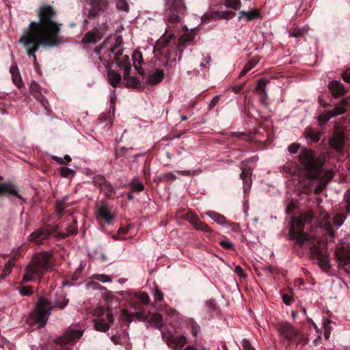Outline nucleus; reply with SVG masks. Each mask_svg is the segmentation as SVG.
Wrapping results in <instances>:
<instances>
[{"label":"nucleus","instance_id":"obj_1","mask_svg":"<svg viewBox=\"0 0 350 350\" xmlns=\"http://www.w3.org/2000/svg\"><path fill=\"white\" fill-rule=\"evenodd\" d=\"M38 21H31L27 28L24 29L19 39L27 55L33 58V62L37 64L36 52L40 46L54 47L61 44L59 33L62 23L57 20V14L54 8L47 4L42 5L38 10Z\"/></svg>","mask_w":350,"mask_h":350},{"label":"nucleus","instance_id":"obj_2","mask_svg":"<svg viewBox=\"0 0 350 350\" xmlns=\"http://www.w3.org/2000/svg\"><path fill=\"white\" fill-rule=\"evenodd\" d=\"M313 217L312 212L307 211L299 217L293 219L289 230L290 239L295 240L297 245L308 247L312 258L317 260L319 267L322 270L327 272L331 267L327 250L322 247V242L320 239L303 232L305 225L310 224Z\"/></svg>","mask_w":350,"mask_h":350},{"label":"nucleus","instance_id":"obj_3","mask_svg":"<svg viewBox=\"0 0 350 350\" xmlns=\"http://www.w3.org/2000/svg\"><path fill=\"white\" fill-rule=\"evenodd\" d=\"M113 42L111 38L107 39L104 42L100 49H96L94 51V59H98L99 62H96L98 68L103 66L105 68L110 67L111 55H114L113 59L120 70H123V77L126 81L128 87L137 88L140 87V81L135 77H129V72L131 69L129 57L128 55H122V49L120 48L121 40L118 38H114Z\"/></svg>","mask_w":350,"mask_h":350},{"label":"nucleus","instance_id":"obj_4","mask_svg":"<svg viewBox=\"0 0 350 350\" xmlns=\"http://www.w3.org/2000/svg\"><path fill=\"white\" fill-rule=\"evenodd\" d=\"M53 266L52 256L47 252L38 253L27 266L22 282L41 280L44 273Z\"/></svg>","mask_w":350,"mask_h":350},{"label":"nucleus","instance_id":"obj_5","mask_svg":"<svg viewBox=\"0 0 350 350\" xmlns=\"http://www.w3.org/2000/svg\"><path fill=\"white\" fill-rule=\"evenodd\" d=\"M298 161L309 178L318 179L321 177L323 174L321 169L322 163L314 150L306 148H302L299 154Z\"/></svg>","mask_w":350,"mask_h":350},{"label":"nucleus","instance_id":"obj_6","mask_svg":"<svg viewBox=\"0 0 350 350\" xmlns=\"http://www.w3.org/2000/svg\"><path fill=\"white\" fill-rule=\"evenodd\" d=\"M52 309V303L45 298L40 297L31 314V318L40 327H43L46 323Z\"/></svg>","mask_w":350,"mask_h":350},{"label":"nucleus","instance_id":"obj_7","mask_svg":"<svg viewBox=\"0 0 350 350\" xmlns=\"http://www.w3.org/2000/svg\"><path fill=\"white\" fill-rule=\"evenodd\" d=\"M187 11L184 0H165V18L168 23H178Z\"/></svg>","mask_w":350,"mask_h":350},{"label":"nucleus","instance_id":"obj_8","mask_svg":"<svg viewBox=\"0 0 350 350\" xmlns=\"http://www.w3.org/2000/svg\"><path fill=\"white\" fill-rule=\"evenodd\" d=\"M335 258L338 267L350 275V247L347 243L338 244L335 250Z\"/></svg>","mask_w":350,"mask_h":350},{"label":"nucleus","instance_id":"obj_9","mask_svg":"<svg viewBox=\"0 0 350 350\" xmlns=\"http://www.w3.org/2000/svg\"><path fill=\"white\" fill-rule=\"evenodd\" d=\"M96 317L94 321V327L96 330L100 332H106L109 328V324L113 322V317L111 310H107L105 312L102 307L97 308L94 311Z\"/></svg>","mask_w":350,"mask_h":350},{"label":"nucleus","instance_id":"obj_10","mask_svg":"<svg viewBox=\"0 0 350 350\" xmlns=\"http://www.w3.org/2000/svg\"><path fill=\"white\" fill-rule=\"evenodd\" d=\"M93 184L95 187L99 188L100 192L103 193L107 198L115 199L118 198L116 189L106 180L105 176L102 175L94 176Z\"/></svg>","mask_w":350,"mask_h":350},{"label":"nucleus","instance_id":"obj_11","mask_svg":"<svg viewBox=\"0 0 350 350\" xmlns=\"http://www.w3.org/2000/svg\"><path fill=\"white\" fill-rule=\"evenodd\" d=\"M276 329L280 336L288 340H293L299 335V331L286 322L278 323Z\"/></svg>","mask_w":350,"mask_h":350},{"label":"nucleus","instance_id":"obj_12","mask_svg":"<svg viewBox=\"0 0 350 350\" xmlns=\"http://www.w3.org/2000/svg\"><path fill=\"white\" fill-rule=\"evenodd\" d=\"M163 338L167 346L174 350H180L187 342V338L184 336H172L163 334Z\"/></svg>","mask_w":350,"mask_h":350},{"label":"nucleus","instance_id":"obj_13","mask_svg":"<svg viewBox=\"0 0 350 350\" xmlns=\"http://www.w3.org/2000/svg\"><path fill=\"white\" fill-rule=\"evenodd\" d=\"M91 9L88 14V17H95L100 13L107 10L109 5V0H91Z\"/></svg>","mask_w":350,"mask_h":350},{"label":"nucleus","instance_id":"obj_14","mask_svg":"<svg viewBox=\"0 0 350 350\" xmlns=\"http://www.w3.org/2000/svg\"><path fill=\"white\" fill-rule=\"evenodd\" d=\"M51 233V228L49 226H44L31 233L27 239L29 241L39 243L46 239Z\"/></svg>","mask_w":350,"mask_h":350},{"label":"nucleus","instance_id":"obj_15","mask_svg":"<svg viewBox=\"0 0 350 350\" xmlns=\"http://www.w3.org/2000/svg\"><path fill=\"white\" fill-rule=\"evenodd\" d=\"M196 33L193 29L187 30L179 38L177 43V48L180 53H183V50L181 47H185L192 44L195 38Z\"/></svg>","mask_w":350,"mask_h":350},{"label":"nucleus","instance_id":"obj_16","mask_svg":"<svg viewBox=\"0 0 350 350\" xmlns=\"http://www.w3.org/2000/svg\"><path fill=\"white\" fill-rule=\"evenodd\" d=\"M262 16L258 10L254 9L250 11H240L239 12L238 21L250 22L255 19H261Z\"/></svg>","mask_w":350,"mask_h":350},{"label":"nucleus","instance_id":"obj_17","mask_svg":"<svg viewBox=\"0 0 350 350\" xmlns=\"http://www.w3.org/2000/svg\"><path fill=\"white\" fill-rule=\"evenodd\" d=\"M10 194L16 196L17 198L23 200V197L18 194L16 187L10 183H0V196Z\"/></svg>","mask_w":350,"mask_h":350},{"label":"nucleus","instance_id":"obj_18","mask_svg":"<svg viewBox=\"0 0 350 350\" xmlns=\"http://www.w3.org/2000/svg\"><path fill=\"white\" fill-rule=\"evenodd\" d=\"M103 36V33H100L99 29L94 28L85 35L82 42L86 44H96L102 38Z\"/></svg>","mask_w":350,"mask_h":350},{"label":"nucleus","instance_id":"obj_19","mask_svg":"<svg viewBox=\"0 0 350 350\" xmlns=\"http://www.w3.org/2000/svg\"><path fill=\"white\" fill-rule=\"evenodd\" d=\"M328 88L334 97H339L344 95L346 90L339 81H332L329 83Z\"/></svg>","mask_w":350,"mask_h":350},{"label":"nucleus","instance_id":"obj_20","mask_svg":"<svg viewBox=\"0 0 350 350\" xmlns=\"http://www.w3.org/2000/svg\"><path fill=\"white\" fill-rule=\"evenodd\" d=\"M83 335V331L73 328L68 329L62 338L64 342H72L79 340Z\"/></svg>","mask_w":350,"mask_h":350},{"label":"nucleus","instance_id":"obj_21","mask_svg":"<svg viewBox=\"0 0 350 350\" xmlns=\"http://www.w3.org/2000/svg\"><path fill=\"white\" fill-rule=\"evenodd\" d=\"M144 320L156 328L163 326V317L159 313H148L145 316Z\"/></svg>","mask_w":350,"mask_h":350},{"label":"nucleus","instance_id":"obj_22","mask_svg":"<svg viewBox=\"0 0 350 350\" xmlns=\"http://www.w3.org/2000/svg\"><path fill=\"white\" fill-rule=\"evenodd\" d=\"M344 144V135L340 131L334 133L333 137L329 139V145L333 148L340 150L343 148Z\"/></svg>","mask_w":350,"mask_h":350},{"label":"nucleus","instance_id":"obj_23","mask_svg":"<svg viewBox=\"0 0 350 350\" xmlns=\"http://www.w3.org/2000/svg\"><path fill=\"white\" fill-rule=\"evenodd\" d=\"M252 170L250 169H242V172L240 174V178L243 180L244 192H247L250 189L252 180Z\"/></svg>","mask_w":350,"mask_h":350},{"label":"nucleus","instance_id":"obj_24","mask_svg":"<svg viewBox=\"0 0 350 350\" xmlns=\"http://www.w3.org/2000/svg\"><path fill=\"white\" fill-rule=\"evenodd\" d=\"M256 91L260 96V103H265L268 98V94L266 89V83L263 79H260L258 81Z\"/></svg>","mask_w":350,"mask_h":350},{"label":"nucleus","instance_id":"obj_25","mask_svg":"<svg viewBox=\"0 0 350 350\" xmlns=\"http://www.w3.org/2000/svg\"><path fill=\"white\" fill-rule=\"evenodd\" d=\"M164 75L163 70H156L148 75L146 82L150 85L157 84L163 79Z\"/></svg>","mask_w":350,"mask_h":350},{"label":"nucleus","instance_id":"obj_26","mask_svg":"<svg viewBox=\"0 0 350 350\" xmlns=\"http://www.w3.org/2000/svg\"><path fill=\"white\" fill-rule=\"evenodd\" d=\"M132 59L133 62V66L139 74L143 75L144 70L141 66L143 63L142 53L139 51H135L132 55Z\"/></svg>","mask_w":350,"mask_h":350},{"label":"nucleus","instance_id":"obj_27","mask_svg":"<svg viewBox=\"0 0 350 350\" xmlns=\"http://www.w3.org/2000/svg\"><path fill=\"white\" fill-rule=\"evenodd\" d=\"M68 302L69 299L66 298V295L64 293H60L57 296L55 300L51 303L53 308H57L62 310L68 305Z\"/></svg>","mask_w":350,"mask_h":350},{"label":"nucleus","instance_id":"obj_28","mask_svg":"<svg viewBox=\"0 0 350 350\" xmlns=\"http://www.w3.org/2000/svg\"><path fill=\"white\" fill-rule=\"evenodd\" d=\"M98 214L108 224L111 223L114 218V216L111 213L110 210L107 206H101L98 208Z\"/></svg>","mask_w":350,"mask_h":350},{"label":"nucleus","instance_id":"obj_29","mask_svg":"<svg viewBox=\"0 0 350 350\" xmlns=\"http://www.w3.org/2000/svg\"><path fill=\"white\" fill-rule=\"evenodd\" d=\"M206 214L219 225L224 226L227 223L226 217L218 213L208 211Z\"/></svg>","mask_w":350,"mask_h":350},{"label":"nucleus","instance_id":"obj_30","mask_svg":"<svg viewBox=\"0 0 350 350\" xmlns=\"http://www.w3.org/2000/svg\"><path fill=\"white\" fill-rule=\"evenodd\" d=\"M173 36H174L173 34H170L168 36L163 35L157 41L156 45H155V48L158 49L159 50L165 48L169 44V43L171 41Z\"/></svg>","mask_w":350,"mask_h":350},{"label":"nucleus","instance_id":"obj_31","mask_svg":"<svg viewBox=\"0 0 350 350\" xmlns=\"http://www.w3.org/2000/svg\"><path fill=\"white\" fill-rule=\"evenodd\" d=\"M107 78L109 83L113 87H117L119 85L121 79L120 75L113 70H109L108 72Z\"/></svg>","mask_w":350,"mask_h":350},{"label":"nucleus","instance_id":"obj_32","mask_svg":"<svg viewBox=\"0 0 350 350\" xmlns=\"http://www.w3.org/2000/svg\"><path fill=\"white\" fill-rule=\"evenodd\" d=\"M347 104V100L346 99H343L340 103L336 105L333 109L329 110V111L332 113L333 116L342 114L345 111V107Z\"/></svg>","mask_w":350,"mask_h":350},{"label":"nucleus","instance_id":"obj_33","mask_svg":"<svg viewBox=\"0 0 350 350\" xmlns=\"http://www.w3.org/2000/svg\"><path fill=\"white\" fill-rule=\"evenodd\" d=\"M258 62L259 59L257 57H254L249 61L239 73V77L244 76L248 71L252 70L258 63Z\"/></svg>","mask_w":350,"mask_h":350},{"label":"nucleus","instance_id":"obj_34","mask_svg":"<svg viewBox=\"0 0 350 350\" xmlns=\"http://www.w3.org/2000/svg\"><path fill=\"white\" fill-rule=\"evenodd\" d=\"M324 176L325 178V183L321 182V184L315 188V190H314L315 193H319L322 190L323 187L326 184V183L332 178L333 172L332 170L327 171L325 172H323V174H322L321 176ZM321 178L322 177H321L320 178Z\"/></svg>","mask_w":350,"mask_h":350},{"label":"nucleus","instance_id":"obj_35","mask_svg":"<svg viewBox=\"0 0 350 350\" xmlns=\"http://www.w3.org/2000/svg\"><path fill=\"white\" fill-rule=\"evenodd\" d=\"M305 135L314 143L318 142L321 139V133L315 132L314 130L310 129L306 131Z\"/></svg>","mask_w":350,"mask_h":350},{"label":"nucleus","instance_id":"obj_36","mask_svg":"<svg viewBox=\"0 0 350 350\" xmlns=\"http://www.w3.org/2000/svg\"><path fill=\"white\" fill-rule=\"evenodd\" d=\"M193 226L196 230H202L205 232H211L213 231L211 227H209L205 223L201 221L200 219L196 224H194Z\"/></svg>","mask_w":350,"mask_h":350},{"label":"nucleus","instance_id":"obj_37","mask_svg":"<svg viewBox=\"0 0 350 350\" xmlns=\"http://www.w3.org/2000/svg\"><path fill=\"white\" fill-rule=\"evenodd\" d=\"M224 4L226 8L239 10L241 8V2L240 0H225Z\"/></svg>","mask_w":350,"mask_h":350},{"label":"nucleus","instance_id":"obj_38","mask_svg":"<svg viewBox=\"0 0 350 350\" xmlns=\"http://www.w3.org/2000/svg\"><path fill=\"white\" fill-rule=\"evenodd\" d=\"M116 6L120 11L125 12L129 11V5L126 0H116Z\"/></svg>","mask_w":350,"mask_h":350},{"label":"nucleus","instance_id":"obj_39","mask_svg":"<svg viewBox=\"0 0 350 350\" xmlns=\"http://www.w3.org/2000/svg\"><path fill=\"white\" fill-rule=\"evenodd\" d=\"M19 293L23 296H29L33 293V289L31 286H23L19 288Z\"/></svg>","mask_w":350,"mask_h":350},{"label":"nucleus","instance_id":"obj_40","mask_svg":"<svg viewBox=\"0 0 350 350\" xmlns=\"http://www.w3.org/2000/svg\"><path fill=\"white\" fill-rule=\"evenodd\" d=\"M332 117H334V116H333L332 113H331L329 110H328V111H326L323 112V113L320 114L318 117V120L320 122L326 123L327 122H328L329 120V119Z\"/></svg>","mask_w":350,"mask_h":350},{"label":"nucleus","instance_id":"obj_41","mask_svg":"<svg viewBox=\"0 0 350 350\" xmlns=\"http://www.w3.org/2000/svg\"><path fill=\"white\" fill-rule=\"evenodd\" d=\"M136 297L138 298L142 303H144L146 305L149 304L150 301V298L147 293L146 292H141L136 294Z\"/></svg>","mask_w":350,"mask_h":350},{"label":"nucleus","instance_id":"obj_42","mask_svg":"<svg viewBox=\"0 0 350 350\" xmlns=\"http://www.w3.org/2000/svg\"><path fill=\"white\" fill-rule=\"evenodd\" d=\"M152 293L154 301H160L163 299V297H164L163 293L158 288H157V287L154 288L152 289Z\"/></svg>","mask_w":350,"mask_h":350},{"label":"nucleus","instance_id":"obj_43","mask_svg":"<svg viewBox=\"0 0 350 350\" xmlns=\"http://www.w3.org/2000/svg\"><path fill=\"white\" fill-rule=\"evenodd\" d=\"M129 185L131 187L132 190L136 192H140L144 189V185L139 181H133Z\"/></svg>","mask_w":350,"mask_h":350},{"label":"nucleus","instance_id":"obj_44","mask_svg":"<svg viewBox=\"0 0 350 350\" xmlns=\"http://www.w3.org/2000/svg\"><path fill=\"white\" fill-rule=\"evenodd\" d=\"M345 221V216L342 214H338L333 218L334 225L339 228Z\"/></svg>","mask_w":350,"mask_h":350},{"label":"nucleus","instance_id":"obj_45","mask_svg":"<svg viewBox=\"0 0 350 350\" xmlns=\"http://www.w3.org/2000/svg\"><path fill=\"white\" fill-rule=\"evenodd\" d=\"M92 278L95 280L100 281L103 283L110 282H111V278L107 275L104 274H95L92 276Z\"/></svg>","mask_w":350,"mask_h":350},{"label":"nucleus","instance_id":"obj_46","mask_svg":"<svg viewBox=\"0 0 350 350\" xmlns=\"http://www.w3.org/2000/svg\"><path fill=\"white\" fill-rule=\"evenodd\" d=\"M294 341H295L297 344L299 345H306L308 343V338L305 336L303 334H301L299 332V335L298 336H297L295 338V339L293 340Z\"/></svg>","mask_w":350,"mask_h":350},{"label":"nucleus","instance_id":"obj_47","mask_svg":"<svg viewBox=\"0 0 350 350\" xmlns=\"http://www.w3.org/2000/svg\"><path fill=\"white\" fill-rule=\"evenodd\" d=\"M60 174L62 177L66 178L74 174V171L66 167H62L60 168Z\"/></svg>","mask_w":350,"mask_h":350},{"label":"nucleus","instance_id":"obj_48","mask_svg":"<svg viewBox=\"0 0 350 350\" xmlns=\"http://www.w3.org/2000/svg\"><path fill=\"white\" fill-rule=\"evenodd\" d=\"M68 206L64 201H57L56 202V212L58 215H61L62 211Z\"/></svg>","mask_w":350,"mask_h":350},{"label":"nucleus","instance_id":"obj_49","mask_svg":"<svg viewBox=\"0 0 350 350\" xmlns=\"http://www.w3.org/2000/svg\"><path fill=\"white\" fill-rule=\"evenodd\" d=\"M305 32L304 29H293L290 31V36L294 38H298L301 36Z\"/></svg>","mask_w":350,"mask_h":350},{"label":"nucleus","instance_id":"obj_50","mask_svg":"<svg viewBox=\"0 0 350 350\" xmlns=\"http://www.w3.org/2000/svg\"><path fill=\"white\" fill-rule=\"evenodd\" d=\"M187 221H188L192 226L194 225L200 219L196 215L193 213H188L187 215Z\"/></svg>","mask_w":350,"mask_h":350},{"label":"nucleus","instance_id":"obj_51","mask_svg":"<svg viewBox=\"0 0 350 350\" xmlns=\"http://www.w3.org/2000/svg\"><path fill=\"white\" fill-rule=\"evenodd\" d=\"M165 314L167 316L173 318L177 317L178 312L175 309L170 307L165 308Z\"/></svg>","mask_w":350,"mask_h":350},{"label":"nucleus","instance_id":"obj_52","mask_svg":"<svg viewBox=\"0 0 350 350\" xmlns=\"http://www.w3.org/2000/svg\"><path fill=\"white\" fill-rule=\"evenodd\" d=\"M299 147H300V145L299 144L294 143V144H291L288 146V150L289 152L294 154L298 151Z\"/></svg>","mask_w":350,"mask_h":350},{"label":"nucleus","instance_id":"obj_53","mask_svg":"<svg viewBox=\"0 0 350 350\" xmlns=\"http://www.w3.org/2000/svg\"><path fill=\"white\" fill-rule=\"evenodd\" d=\"M345 200L346 202L347 210L350 212V189L345 194Z\"/></svg>","mask_w":350,"mask_h":350},{"label":"nucleus","instance_id":"obj_54","mask_svg":"<svg viewBox=\"0 0 350 350\" xmlns=\"http://www.w3.org/2000/svg\"><path fill=\"white\" fill-rule=\"evenodd\" d=\"M220 245L226 249H232L233 244L231 241L228 240H223L220 241Z\"/></svg>","mask_w":350,"mask_h":350},{"label":"nucleus","instance_id":"obj_55","mask_svg":"<svg viewBox=\"0 0 350 350\" xmlns=\"http://www.w3.org/2000/svg\"><path fill=\"white\" fill-rule=\"evenodd\" d=\"M242 346H243V350H254V349L252 347L250 342L246 339L243 340Z\"/></svg>","mask_w":350,"mask_h":350},{"label":"nucleus","instance_id":"obj_56","mask_svg":"<svg viewBox=\"0 0 350 350\" xmlns=\"http://www.w3.org/2000/svg\"><path fill=\"white\" fill-rule=\"evenodd\" d=\"M219 98H220V96L219 95H217V96H214L212 98V100H211L210 103H209V105H208L209 108L210 109L213 108L217 104V103L219 102Z\"/></svg>","mask_w":350,"mask_h":350},{"label":"nucleus","instance_id":"obj_57","mask_svg":"<svg viewBox=\"0 0 350 350\" xmlns=\"http://www.w3.org/2000/svg\"><path fill=\"white\" fill-rule=\"evenodd\" d=\"M234 272L241 278H245L246 276L243 273V269L239 265L235 267Z\"/></svg>","mask_w":350,"mask_h":350},{"label":"nucleus","instance_id":"obj_58","mask_svg":"<svg viewBox=\"0 0 350 350\" xmlns=\"http://www.w3.org/2000/svg\"><path fill=\"white\" fill-rule=\"evenodd\" d=\"M200 327L198 325H192L191 326V334L193 336L196 337L198 332H200Z\"/></svg>","mask_w":350,"mask_h":350},{"label":"nucleus","instance_id":"obj_59","mask_svg":"<svg viewBox=\"0 0 350 350\" xmlns=\"http://www.w3.org/2000/svg\"><path fill=\"white\" fill-rule=\"evenodd\" d=\"M282 299L283 302L287 306H289L291 303V297L288 294L283 295Z\"/></svg>","mask_w":350,"mask_h":350},{"label":"nucleus","instance_id":"obj_60","mask_svg":"<svg viewBox=\"0 0 350 350\" xmlns=\"http://www.w3.org/2000/svg\"><path fill=\"white\" fill-rule=\"evenodd\" d=\"M330 333H331L330 327L325 325L324 327V337L326 340H327L329 338Z\"/></svg>","mask_w":350,"mask_h":350},{"label":"nucleus","instance_id":"obj_61","mask_svg":"<svg viewBox=\"0 0 350 350\" xmlns=\"http://www.w3.org/2000/svg\"><path fill=\"white\" fill-rule=\"evenodd\" d=\"M211 62V57L208 56V57H205L204 61L200 64V66L201 67H206L207 66H208L210 64Z\"/></svg>","mask_w":350,"mask_h":350},{"label":"nucleus","instance_id":"obj_62","mask_svg":"<svg viewBox=\"0 0 350 350\" xmlns=\"http://www.w3.org/2000/svg\"><path fill=\"white\" fill-rule=\"evenodd\" d=\"M342 77L345 81L350 83V69L344 72Z\"/></svg>","mask_w":350,"mask_h":350},{"label":"nucleus","instance_id":"obj_63","mask_svg":"<svg viewBox=\"0 0 350 350\" xmlns=\"http://www.w3.org/2000/svg\"><path fill=\"white\" fill-rule=\"evenodd\" d=\"M245 134L242 132H232L230 133V136L234 137H241L242 136H245Z\"/></svg>","mask_w":350,"mask_h":350},{"label":"nucleus","instance_id":"obj_64","mask_svg":"<svg viewBox=\"0 0 350 350\" xmlns=\"http://www.w3.org/2000/svg\"><path fill=\"white\" fill-rule=\"evenodd\" d=\"M12 80H13L14 83L17 85V87L19 88L21 86V85L22 83V81H21V78L13 77Z\"/></svg>","mask_w":350,"mask_h":350}]
</instances>
